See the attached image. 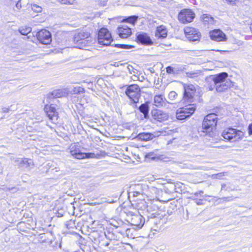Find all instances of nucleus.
Wrapping results in <instances>:
<instances>
[{
  "label": "nucleus",
  "mask_w": 252,
  "mask_h": 252,
  "mask_svg": "<svg viewBox=\"0 0 252 252\" xmlns=\"http://www.w3.org/2000/svg\"><path fill=\"white\" fill-rule=\"evenodd\" d=\"M178 94L174 91H171L169 94V98L170 100H174L176 98Z\"/></svg>",
  "instance_id": "e433bc0d"
},
{
  "label": "nucleus",
  "mask_w": 252,
  "mask_h": 252,
  "mask_svg": "<svg viewBox=\"0 0 252 252\" xmlns=\"http://www.w3.org/2000/svg\"><path fill=\"white\" fill-rule=\"evenodd\" d=\"M44 110L49 119L54 123H57L58 119V114L56 111V107L54 104L46 105Z\"/></svg>",
  "instance_id": "f8f14e48"
},
{
  "label": "nucleus",
  "mask_w": 252,
  "mask_h": 252,
  "mask_svg": "<svg viewBox=\"0 0 252 252\" xmlns=\"http://www.w3.org/2000/svg\"><path fill=\"white\" fill-rule=\"evenodd\" d=\"M155 105L157 107L166 106L169 102L161 94L156 95L154 97Z\"/></svg>",
  "instance_id": "412c9836"
},
{
  "label": "nucleus",
  "mask_w": 252,
  "mask_h": 252,
  "mask_svg": "<svg viewBox=\"0 0 252 252\" xmlns=\"http://www.w3.org/2000/svg\"><path fill=\"white\" fill-rule=\"evenodd\" d=\"M63 93L60 90H55L49 94V97H60L62 96Z\"/></svg>",
  "instance_id": "2f4dec72"
},
{
  "label": "nucleus",
  "mask_w": 252,
  "mask_h": 252,
  "mask_svg": "<svg viewBox=\"0 0 252 252\" xmlns=\"http://www.w3.org/2000/svg\"><path fill=\"white\" fill-rule=\"evenodd\" d=\"M190 198L191 199L193 200H195V203H196V204L197 205H201L203 204V203L201 202V201H202L201 199L197 200L194 196H191V197H190Z\"/></svg>",
  "instance_id": "a19ab883"
},
{
  "label": "nucleus",
  "mask_w": 252,
  "mask_h": 252,
  "mask_svg": "<svg viewBox=\"0 0 252 252\" xmlns=\"http://www.w3.org/2000/svg\"><path fill=\"white\" fill-rule=\"evenodd\" d=\"M217 51H218V52H225V51H220V50H218Z\"/></svg>",
  "instance_id": "5fc2aeb1"
},
{
  "label": "nucleus",
  "mask_w": 252,
  "mask_h": 252,
  "mask_svg": "<svg viewBox=\"0 0 252 252\" xmlns=\"http://www.w3.org/2000/svg\"><path fill=\"white\" fill-rule=\"evenodd\" d=\"M126 68L130 74H134L135 73V70L132 65H127Z\"/></svg>",
  "instance_id": "58836bf2"
},
{
  "label": "nucleus",
  "mask_w": 252,
  "mask_h": 252,
  "mask_svg": "<svg viewBox=\"0 0 252 252\" xmlns=\"http://www.w3.org/2000/svg\"><path fill=\"white\" fill-rule=\"evenodd\" d=\"M156 35L158 37L164 38L167 35L166 30L160 27L158 28L156 33Z\"/></svg>",
  "instance_id": "c85d7f7f"
},
{
  "label": "nucleus",
  "mask_w": 252,
  "mask_h": 252,
  "mask_svg": "<svg viewBox=\"0 0 252 252\" xmlns=\"http://www.w3.org/2000/svg\"><path fill=\"white\" fill-rule=\"evenodd\" d=\"M118 33L121 38H127L131 34V29L126 25H122L117 29Z\"/></svg>",
  "instance_id": "a211bd4d"
},
{
  "label": "nucleus",
  "mask_w": 252,
  "mask_h": 252,
  "mask_svg": "<svg viewBox=\"0 0 252 252\" xmlns=\"http://www.w3.org/2000/svg\"><path fill=\"white\" fill-rule=\"evenodd\" d=\"M152 118L154 120L159 122L165 121L168 119V114L159 109H153L151 111Z\"/></svg>",
  "instance_id": "4468645a"
},
{
  "label": "nucleus",
  "mask_w": 252,
  "mask_h": 252,
  "mask_svg": "<svg viewBox=\"0 0 252 252\" xmlns=\"http://www.w3.org/2000/svg\"><path fill=\"white\" fill-rule=\"evenodd\" d=\"M90 33L88 32L80 31L75 33L73 37V42L77 44H79L82 40H85L86 38L89 37Z\"/></svg>",
  "instance_id": "6ab92c4d"
},
{
  "label": "nucleus",
  "mask_w": 252,
  "mask_h": 252,
  "mask_svg": "<svg viewBox=\"0 0 252 252\" xmlns=\"http://www.w3.org/2000/svg\"><path fill=\"white\" fill-rule=\"evenodd\" d=\"M123 63H121L120 62H115L113 64V65H114L115 66H119L120 65H123Z\"/></svg>",
  "instance_id": "09e8293b"
},
{
  "label": "nucleus",
  "mask_w": 252,
  "mask_h": 252,
  "mask_svg": "<svg viewBox=\"0 0 252 252\" xmlns=\"http://www.w3.org/2000/svg\"><path fill=\"white\" fill-rule=\"evenodd\" d=\"M209 35L211 39L217 42L225 41L227 40L225 34L219 29L210 32Z\"/></svg>",
  "instance_id": "2eb2a0df"
},
{
  "label": "nucleus",
  "mask_w": 252,
  "mask_h": 252,
  "mask_svg": "<svg viewBox=\"0 0 252 252\" xmlns=\"http://www.w3.org/2000/svg\"><path fill=\"white\" fill-rule=\"evenodd\" d=\"M199 195V194L198 193H197V192H196L194 193L193 194V195H192V196H194L195 197V196H198Z\"/></svg>",
  "instance_id": "603ef678"
},
{
  "label": "nucleus",
  "mask_w": 252,
  "mask_h": 252,
  "mask_svg": "<svg viewBox=\"0 0 252 252\" xmlns=\"http://www.w3.org/2000/svg\"><path fill=\"white\" fill-rule=\"evenodd\" d=\"M132 79L134 81L137 80L139 79V77L134 74H133V77H132Z\"/></svg>",
  "instance_id": "de8ad7c7"
},
{
  "label": "nucleus",
  "mask_w": 252,
  "mask_h": 252,
  "mask_svg": "<svg viewBox=\"0 0 252 252\" xmlns=\"http://www.w3.org/2000/svg\"><path fill=\"white\" fill-rule=\"evenodd\" d=\"M10 111L9 108L3 107L2 108V112L3 113H8Z\"/></svg>",
  "instance_id": "c03bdc74"
},
{
  "label": "nucleus",
  "mask_w": 252,
  "mask_h": 252,
  "mask_svg": "<svg viewBox=\"0 0 252 252\" xmlns=\"http://www.w3.org/2000/svg\"><path fill=\"white\" fill-rule=\"evenodd\" d=\"M136 41L141 44L150 45L153 42L148 35L143 32H139L136 34Z\"/></svg>",
  "instance_id": "f3484780"
},
{
  "label": "nucleus",
  "mask_w": 252,
  "mask_h": 252,
  "mask_svg": "<svg viewBox=\"0 0 252 252\" xmlns=\"http://www.w3.org/2000/svg\"><path fill=\"white\" fill-rule=\"evenodd\" d=\"M195 87L192 84L185 86L184 94V99L187 100L188 102H191L195 93Z\"/></svg>",
  "instance_id": "dca6fc26"
},
{
  "label": "nucleus",
  "mask_w": 252,
  "mask_h": 252,
  "mask_svg": "<svg viewBox=\"0 0 252 252\" xmlns=\"http://www.w3.org/2000/svg\"><path fill=\"white\" fill-rule=\"evenodd\" d=\"M166 72L168 74H175V73L174 68L170 66H167L166 67Z\"/></svg>",
  "instance_id": "ea45409f"
},
{
  "label": "nucleus",
  "mask_w": 252,
  "mask_h": 252,
  "mask_svg": "<svg viewBox=\"0 0 252 252\" xmlns=\"http://www.w3.org/2000/svg\"><path fill=\"white\" fill-rule=\"evenodd\" d=\"M201 18L205 24H213L214 23V18L209 14H204L201 16Z\"/></svg>",
  "instance_id": "cd10ccee"
},
{
  "label": "nucleus",
  "mask_w": 252,
  "mask_h": 252,
  "mask_svg": "<svg viewBox=\"0 0 252 252\" xmlns=\"http://www.w3.org/2000/svg\"><path fill=\"white\" fill-rule=\"evenodd\" d=\"M224 176V173L220 172V173H218L217 174H213L211 177L213 179H222V177Z\"/></svg>",
  "instance_id": "f704fd0d"
},
{
  "label": "nucleus",
  "mask_w": 252,
  "mask_h": 252,
  "mask_svg": "<svg viewBox=\"0 0 252 252\" xmlns=\"http://www.w3.org/2000/svg\"><path fill=\"white\" fill-rule=\"evenodd\" d=\"M32 9L33 11L36 12H39L42 11V8L35 4L32 5Z\"/></svg>",
  "instance_id": "c9c22d12"
},
{
  "label": "nucleus",
  "mask_w": 252,
  "mask_h": 252,
  "mask_svg": "<svg viewBox=\"0 0 252 252\" xmlns=\"http://www.w3.org/2000/svg\"><path fill=\"white\" fill-rule=\"evenodd\" d=\"M15 7L17 10H19L22 7V4L20 2V0H19L15 4Z\"/></svg>",
  "instance_id": "79ce46f5"
},
{
  "label": "nucleus",
  "mask_w": 252,
  "mask_h": 252,
  "mask_svg": "<svg viewBox=\"0 0 252 252\" xmlns=\"http://www.w3.org/2000/svg\"><path fill=\"white\" fill-rule=\"evenodd\" d=\"M126 94L130 100V104L133 107H137L136 103L139 102L141 96V89L139 86L135 84L126 85Z\"/></svg>",
  "instance_id": "7ed1b4c3"
},
{
  "label": "nucleus",
  "mask_w": 252,
  "mask_h": 252,
  "mask_svg": "<svg viewBox=\"0 0 252 252\" xmlns=\"http://www.w3.org/2000/svg\"><path fill=\"white\" fill-rule=\"evenodd\" d=\"M236 131L235 128H233L232 127H228L226 129L224 130L222 133L221 136L225 139L229 141H231V138H232V134L233 132H235Z\"/></svg>",
  "instance_id": "4be33fe9"
},
{
  "label": "nucleus",
  "mask_w": 252,
  "mask_h": 252,
  "mask_svg": "<svg viewBox=\"0 0 252 252\" xmlns=\"http://www.w3.org/2000/svg\"><path fill=\"white\" fill-rule=\"evenodd\" d=\"M93 43V40L92 38L89 36L88 38H86L85 40H82L81 42H80L79 44H77V47L78 48H83L88 46L90 44Z\"/></svg>",
  "instance_id": "bb28decb"
},
{
  "label": "nucleus",
  "mask_w": 252,
  "mask_h": 252,
  "mask_svg": "<svg viewBox=\"0 0 252 252\" xmlns=\"http://www.w3.org/2000/svg\"><path fill=\"white\" fill-rule=\"evenodd\" d=\"M14 162L18 168L23 170L30 171L34 167L33 160L29 158H16Z\"/></svg>",
  "instance_id": "0eeeda50"
},
{
  "label": "nucleus",
  "mask_w": 252,
  "mask_h": 252,
  "mask_svg": "<svg viewBox=\"0 0 252 252\" xmlns=\"http://www.w3.org/2000/svg\"><path fill=\"white\" fill-rule=\"evenodd\" d=\"M111 38V33H109L107 29L102 28L98 32L97 39L99 44L104 46L111 45L113 47H116L124 49H129L134 47L133 46L126 44H111V42L112 40Z\"/></svg>",
  "instance_id": "f03ea898"
},
{
  "label": "nucleus",
  "mask_w": 252,
  "mask_h": 252,
  "mask_svg": "<svg viewBox=\"0 0 252 252\" xmlns=\"http://www.w3.org/2000/svg\"><path fill=\"white\" fill-rule=\"evenodd\" d=\"M187 76L189 78H195L198 76L200 72L198 71H190L186 73Z\"/></svg>",
  "instance_id": "473e14b6"
},
{
  "label": "nucleus",
  "mask_w": 252,
  "mask_h": 252,
  "mask_svg": "<svg viewBox=\"0 0 252 252\" xmlns=\"http://www.w3.org/2000/svg\"><path fill=\"white\" fill-rule=\"evenodd\" d=\"M197 193H198L200 196H203V191L202 190H200L198 192H197Z\"/></svg>",
  "instance_id": "3c124183"
},
{
  "label": "nucleus",
  "mask_w": 252,
  "mask_h": 252,
  "mask_svg": "<svg viewBox=\"0 0 252 252\" xmlns=\"http://www.w3.org/2000/svg\"><path fill=\"white\" fill-rule=\"evenodd\" d=\"M153 155H154V154H153V153H149V154L147 155V156H146V157H147V158H152V159H155V157L153 156Z\"/></svg>",
  "instance_id": "a18cd8bd"
},
{
  "label": "nucleus",
  "mask_w": 252,
  "mask_h": 252,
  "mask_svg": "<svg viewBox=\"0 0 252 252\" xmlns=\"http://www.w3.org/2000/svg\"><path fill=\"white\" fill-rule=\"evenodd\" d=\"M126 216L127 222L131 225L135 226L136 228H141L145 222L144 217L139 213H134L129 211L127 213Z\"/></svg>",
  "instance_id": "39448f33"
},
{
  "label": "nucleus",
  "mask_w": 252,
  "mask_h": 252,
  "mask_svg": "<svg viewBox=\"0 0 252 252\" xmlns=\"http://www.w3.org/2000/svg\"><path fill=\"white\" fill-rule=\"evenodd\" d=\"M185 33L188 39L192 41L198 40L201 36L198 30L192 27H186L184 29Z\"/></svg>",
  "instance_id": "ddd939ff"
},
{
  "label": "nucleus",
  "mask_w": 252,
  "mask_h": 252,
  "mask_svg": "<svg viewBox=\"0 0 252 252\" xmlns=\"http://www.w3.org/2000/svg\"><path fill=\"white\" fill-rule=\"evenodd\" d=\"M204 196H205V197H207V196H208V195H205Z\"/></svg>",
  "instance_id": "6e6d98bb"
},
{
  "label": "nucleus",
  "mask_w": 252,
  "mask_h": 252,
  "mask_svg": "<svg viewBox=\"0 0 252 252\" xmlns=\"http://www.w3.org/2000/svg\"><path fill=\"white\" fill-rule=\"evenodd\" d=\"M57 1L63 4H73L75 0H57Z\"/></svg>",
  "instance_id": "72a5a7b5"
},
{
  "label": "nucleus",
  "mask_w": 252,
  "mask_h": 252,
  "mask_svg": "<svg viewBox=\"0 0 252 252\" xmlns=\"http://www.w3.org/2000/svg\"><path fill=\"white\" fill-rule=\"evenodd\" d=\"M194 17V13L189 9L182 10L178 15L179 20L184 24L192 22Z\"/></svg>",
  "instance_id": "9d476101"
},
{
  "label": "nucleus",
  "mask_w": 252,
  "mask_h": 252,
  "mask_svg": "<svg viewBox=\"0 0 252 252\" xmlns=\"http://www.w3.org/2000/svg\"><path fill=\"white\" fill-rule=\"evenodd\" d=\"M19 31L22 35H27L32 31V28L30 27L23 26L19 28Z\"/></svg>",
  "instance_id": "7c9ffc66"
},
{
  "label": "nucleus",
  "mask_w": 252,
  "mask_h": 252,
  "mask_svg": "<svg viewBox=\"0 0 252 252\" xmlns=\"http://www.w3.org/2000/svg\"><path fill=\"white\" fill-rule=\"evenodd\" d=\"M36 35L38 40L43 44H49L52 41L51 34L46 30H42L39 31Z\"/></svg>",
  "instance_id": "9b49d317"
},
{
  "label": "nucleus",
  "mask_w": 252,
  "mask_h": 252,
  "mask_svg": "<svg viewBox=\"0 0 252 252\" xmlns=\"http://www.w3.org/2000/svg\"><path fill=\"white\" fill-rule=\"evenodd\" d=\"M62 216H63V215H62V214H60V213H58V217H62Z\"/></svg>",
  "instance_id": "864d4df0"
},
{
  "label": "nucleus",
  "mask_w": 252,
  "mask_h": 252,
  "mask_svg": "<svg viewBox=\"0 0 252 252\" xmlns=\"http://www.w3.org/2000/svg\"><path fill=\"white\" fill-rule=\"evenodd\" d=\"M138 109L140 112L143 114L144 118L147 119L149 117V106L147 103L142 104Z\"/></svg>",
  "instance_id": "a878e982"
},
{
  "label": "nucleus",
  "mask_w": 252,
  "mask_h": 252,
  "mask_svg": "<svg viewBox=\"0 0 252 252\" xmlns=\"http://www.w3.org/2000/svg\"><path fill=\"white\" fill-rule=\"evenodd\" d=\"M236 187L230 182L223 183L221 184L220 191H222L230 192L232 191L236 190Z\"/></svg>",
  "instance_id": "393cba45"
},
{
  "label": "nucleus",
  "mask_w": 252,
  "mask_h": 252,
  "mask_svg": "<svg viewBox=\"0 0 252 252\" xmlns=\"http://www.w3.org/2000/svg\"><path fill=\"white\" fill-rule=\"evenodd\" d=\"M141 193L139 191H134L133 192L134 196H137L138 195L140 194Z\"/></svg>",
  "instance_id": "8fccbe9b"
},
{
  "label": "nucleus",
  "mask_w": 252,
  "mask_h": 252,
  "mask_svg": "<svg viewBox=\"0 0 252 252\" xmlns=\"http://www.w3.org/2000/svg\"><path fill=\"white\" fill-rule=\"evenodd\" d=\"M91 237L94 243L98 245L100 248H103L109 245V241L107 239L105 233L100 234L95 232L91 234Z\"/></svg>",
  "instance_id": "6e6552de"
},
{
  "label": "nucleus",
  "mask_w": 252,
  "mask_h": 252,
  "mask_svg": "<svg viewBox=\"0 0 252 252\" xmlns=\"http://www.w3.org/2000/svg\"><path fill=\"white\" fill-rule=\"evenodd\" d=\"M196 108L194 104H189L180 108L176 113V118L179 120H184L190 117L194 113Z\"/></svg>",
  "instance_id": "423d86ee"
},
{
  "label": "nucleus",
  "mask_w": 252,
  "mask_h": 252,
  "mask_svg": "<svg viewBox=\"0 0 252 252\" xmlns=\"http://www.w3.org/2000/svg\"><path fill=\"white\" fill-rule=\"evenodd\" d=\"M182 184L181 183H177L175 184L170 185L169 187H164V191L168 193H171L173 191L176 192H181L182 191L181 188Z\"/></svg>",
  "instance_id": "aec40b11"
},
{
  "label": "nucleus",
  "mask_w": 252,
  "mask_h": 252,
  "mask_svg": "<svg viewBox=\"0 0 252 252\" xmlns=\"http://www.w3.org/2000/svg\"><path fill=\"white\" fill-rule=\"evenodd\" d=\"M218 117L215 113H211L206 116L202 123L203 132L209 133L216 128Z\"/></svg>",
  "instance_id": "20e7f679"
},
{
  "label": "nucleus",
  "mask_w": 252,
  "mask_h": 252,
  "mask_svg": "<svg viewBox=\"0 0 252 252\" xmlns=\"http://www.w3.org/2000/svg\"><path fill=\"white\" fill-rule=\"evenodd\" d=\"M84 89L81 87H75L74 90V93H84Z\"/></svg>",
  "instance_id": "4c0bfd02"
},
{
  "label": "nucleus",
  "mask_w": 252,
  "mask_h": 252,
  "mask_svg": "<svg viewBox=\"0 0 252 252\" xmlns=\"http://www.w3.org/2000/svg\"><path fill=\"white\" fill-rule=\"evenodd\" d=\"M138 19V16L136 15H132L126 17L123 20L124 22L129 23L134 25Z\"/></svg>",
  "instance_id": "c756f323"
},
{
  "label": "nucleus",
  "mask_w": 252,
  "mask_h": 252,
  "mask_svg": "<svg viewBox=\"0 0 252 252\" xmlns=\"http://www.w3.org/2000/svg\"><path fill=\"white\" fill-rule=\"evenodd\" d=\"M70 153L75 158L77 159H83L92 158L95 157V154L92 153H82L80 151L78 146L76 145H71L70 147Z\"/></svg>",
  "instance_id": "1a4fd4ad"
},
{
  "label": "nucleus",
  "mask_w": 252,
  "mask_h": 252,
  "mask_svg": "<svg viewBox=\"0 0 252 252\" xmlns=\"http://www.w3.org/2000/svg\"><path fill=\"white\" fill-rule=\"evenodd\" d=\"M228 77V74L224 72L207 77L206 81L209 90L215 89L217 92L221 93L232 87L233 82Z\"/></svg>",
  "instance_id": "f257e3e1"
},
{
  "label": "nucleus",
  "mask_w": 252,
  "mask_h": 252,
  "mask_svg": "<svg viewBox=\"0 0 252 252\" xmlns=\"http://www.w3.org/2000/svg\"><path fill=\"white\" fill-rule=\"evenodd\" d=\"M155 137L153 133L143 132L138 134L137 138L141 141H147L153 139Z\"/></svg>",
  "instance_id": "b1692460"
},
{
  "label": "nucleus",
  "mask_w": 252,
  "mask_h": 252,
  "mask_svg": "<svg viewBox=\"0 0 252 252\" xmlns=\"http://www.w3.org/2000/svg\"><path fill=\"white\" fill-rule=\"evenodd\" d=\"M235 132L232 134V138H231L230 142H236L242 140L244 137V133L238 129H236Z\"/></svg>",
  "instance_id": "5701e85b"
},
{
  "label": "nucleus",
  "mask_w": 252,
  "mask_h": 252,
  "mask_svg": "<svg viewBox=\"0 0 252 252\" xmlns=\"http://www.w3.org/2000/svg\"><path fill=\"white\" fill-rule=\"evenodd\" d=\"M248 132L250 135H252V123L248 126Z\"/></svg>",
  "instance_id": "37998d69"
},
{
  "label": "nucleus",
  "mask_w": 252,
  "mask_h": 252,
  "mask_svg": "<svg viewBox=\"0 0 252 252\" xmlns=\"http://www.w3.org/2000/svg\"><path fill=\"white\" fill-rule=\"evenodd\" d=\"M223 200L225 201H232L233 200V198L232 197H223L222 198Z\"/></svg>",
  "instance_id": "49530a36"
}]
</instances>
